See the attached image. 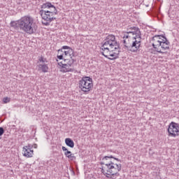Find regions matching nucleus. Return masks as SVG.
<instances>
[{
  "mask_svg": "<svg viewBox=\"0 0 179 179\" xmlns=\"http://www.w3.org/2000/svg\"><path fill=\"white\" fill-rule=\"evenodd\" d=\"M122 38L124 47L129 48L131 52H137L141 48L142 34H141L139 28L136 27H132L131 31L123 34Z\"/></svg>",
  "mask_w": 179,
  "mask_h": 179,
  "instance_id": "1",
  "label": "nucleus"
},
{
  "mask_svg": "<svg viewBox=\"0 0 179 179\" xmlns=\"http://www.w3.org/2000/svg\"><path fill=\"white\" fill-rule=\"evenodd\" d=\"M101 54L108 59H117L120 55V45L114 35H108L105 39L101 48Z\"/></svg>",
  "mask_w": 179,
  "mask_h": 179,
  "instance_id": "2",
  "label": "nucleus"
},
{
  "mask_svg": "<svg viewBox=\"0 0 179 179\" xmlns=\"http://www.w3.org/2000/svg\"><path fill=\"white\" fill-rule=\"evenodd\" d=\"M10 26L15 29H20V31L27 34H34L36 30L34 18L29 15H24L17 22L12 21Z\"/></svg>",
  "mask_w": 179,
  "mask_h": 179,
  "instance_id": "3",
  "label": "nucleus"
},
{
  "mask_svg": "<svg viewBox=\"0 0 179 179\" xmlns=\"http://www.w3.org/2000/svg\"><path fill=\"white\" fill-rule=\"evenodd\" d=\"M117 160V158H114L113 156H106L102 158L101 164L103 165L101 172L108 178H111L113 176H120L118 173L121 171V164H115L113 159Z\"/></svg>",
  "mask_w": 179,
  "mask_h": 179,
  "instance_id": "4",
  "label": "nucleus"
},
{
  "mask_svg": "<svg viewBox=\"0 0 179 179\" xmlns=\"http://www.w3.org/2000/svg\"><path fill=\"white\" fill-rule=\"evenodd\" d=\"M39 13L42 17V24L43 26H50L51 22L55 20L57 8L50 2H47L41 6V10Z\"/></svg>",
  "mask_w": 179,
  "mask_h": 179,
  "instance_id": "5",
  "label": "nucleus"
},
{
  "mask_svg": "<svg viewBox=\"0 0 179 179\" xmlns=\"http://www.w3.org/2000/svg\"><path fill=\"white\" fill-rule=\"evenodd\" d=\"M153 48L159 54H166L170 50V42L166 37L162 35L154 36L150 41Z\"/></svg>",
  "mask_w": 179,
  "mask_h": 179,
  "instance_id": "6",
  "label": "nucleus"
},
{
  "mask_svg": "<svg viewBox=\"0 0 179 179\" xmlns=\"http://www.w3.org/2000/svg\"><path fill=\"white\" fill-rule=\"evenodd\" d=\"M78 87L84 93H88L93 87V79L89 76H85L79 80Z\"/></svg>",
  "mask_w": 179,
  "mask_h": 179,
  "instance_id": "7",
  "label": "nucleus"
},
{
  "mask_svg": "<svg viewBox=\"0 0 179 179\" xmlns=\"http://www.w3.org/2000/svg\"><path fill=\"white\" fill-rule=\"evenodd\" d=\"M73 59H70L68 61L60 62L58 63V65L60 66V72L63 73H66V72H76L75 69L73 68Z\"/></svg>",
  "mask_w": 179,
  "mask_h": 179,
  "instance_id": "8",
  "label": "nucleus"
},
{
  "mask_svg": "<svg viewBox=\"0 0 179 179\" xmlns=\"http://www.w3.org/2000/svg\"><path fill=\"white\" fill-rule=\"evenodd\" d=\"M168 132L171 136H178L179 135V125L178 124L172 122L169 127Z\"/></svg>",
  "mask_w": 179,
  "mask_h": 179,
  "instance_id": "9",
  "label": "nucleus"
},
{
  "mask_svg": "<svg viewBox=\"0 0 179 179\" xmlns=\"http://www.w3.org/2000/svg\"><path fill=\"white\" fill-rule=\"evenodd\" d=\"M22 154L24 157H33V155H34V151L33 150V147L31 144H29L23 147L22 148Z\"/></svg>",
  "mask_w": 179,
  "mask_h": 179,
  "instance_id": "10",
  "label": "nucleus"
},
{
  "mask_svg": "<svg viewBox=\"0 0 179 179\" xmlns=\"http://www.w3.org/2000/svg\"><path fill=\"white\" fill-rule=\"evenodd\" d=\"M62 149L63 152H64V155L66 156V157H68V159H69L70 160H75V159H76L75 155L73 154H72V152L71 151L68 150V149H66V148L63 146L62 148Z\"/></svg>",
  "mask_w": 179,
  "mask_h": 179,
  "instance_id": "11",
  "label": "nucleus"
},
{
  "mask_svg": "<svg viewBox=\"0 0 179 179\" xmlns=\"http://www.w3.org/2000/svg\"><path fill=\"white\" fill-rule=\"evenodd\" d=\"M63 55L64 57V62L69 61L66 58H70L71 59H72V57H73V50L69 49V50H64L63 52Z\"/></svg>",
  "mask_w": 179,
  "mask_h": 179,
  "instance_id": "12",
  "label": "nucleus"
},
{
  "mask_svg": "<svg viewBox=\"0 0 179 179\" xmlns=\"http://www.w3.org/2000/svg\"><path fill=\"white\" fill-rule=\"evenodd\" d=\"M38 69L44 73H47V72H48V64H38Z\"/></svg>",
  "mask_w": 179,
  "mask_h": 179,
  "instance_id": "13",
  "label": "nucleus"
},
{
  "mask_svg": "<svg viewBox=\"0 0 179 179\" xmlns=\"http://www.w3.org/2000/svg\"><path fill=\"white\" fill-rule=\"evenodd\" d=\"M65 143L66 146H69V148H75V143L70 138H66L65 139Z\"/></svg>",
  "mask_w": 179,
  "mask_h": 179,
  "instance_id": "14",
  "label": "nucleus"
},
{
  "mask_svg": "<svg viewBox=\"0 0 179 179\" xmlns=\"http://www.w3.org/2000/svg\"><path fill=\"white\" fill-rule=\"evenodd\" d=\"M38 61H39V62H41L42 64H45V62H48V61H47V59L45 58H44V57H43V56L39 57Z\"/></svg>",
  "mask_w": 179,
  "mask_h": 179,
  "instance_id": "15",
  "label": "nucleus"
},
{
  "mask_svg": "<svg viewBox=\"0 0 179 179\" xmlns=\"http://www.w3.org/2000/svg\"><path fill=\"white\" fill-rule=\"evenodd\" d=\"M10 101V98L9 97H4L3 99V102L4 103V104H6V103H9Z\"/></svg>",
  "mask_w": 179,
  "mask_h": 179,
  "instance_id": "16",
  "label": "nucleus"
},
{
  "mask_svg": "<svg viewBox=\"0 0 179 179\" xmlns=\"http://www.w3.org/2000/svg\"><path fill=\"white\" fill-rule=\"evenodd\" d=\"M64 54L60 55H57V59H64Z\"/></svg>",
  "mask_w": 179,
  "mask_h": 179,
  "instance_id": "17",
  "label": "nucleus"
},
{
  "mask_svg": "<svg viewBox=\"0 0 179 179\" xmlns=\"http://www.w3.org/2000/svg\"><path fill=\"white\" fill-rule=\"evenodd\" d=\"M62 48L63 50H67V51L69 50V49H71V48L66 45L63 46Z\"/></svg>",
  "mask_w": 179,
  "mask_h": 179,
  "instance_id": "18",
  "label": "nucleus"
},
{
  "mask_svg": "<svg viewBox=\"0 0 179 179\" xmlns=\"http://www.w3.org/2000/svg\"><path fill=\"white\" fill-rule=\"evenodd\" d=\"M31 146L32 147V149H33V148L34 149H37V144L31 145Z\"/></svg>",
  "mask_w": 179,
  "mask_h": 179,
  "instance_id": "19",
  "label": "nucleus"
},
{
  "mask_svg": "<svg viewBox=\"0 0 179 179\" xmlns=\"http://www.w3.org/2000/svg\"><path fill=\"white\" fill-rule=\"evenodd\" d=\"M45 10H51L50 9H45Z\"/></svg>",
  "mask_w": 179,
  "mask_h": 179,
  "instance_id": "20",
  "label": "nucleus"
},
{
  "mask_svg": "<svg viewBox=\"0 0 179 179\" xmlns=\"http://www.w3.org/2000/svg\"><path fill=\"white\" fill-rule=\"evenodd\" d=\"M157 1H160V0H157Z\"/></svg>",
  "mask_w": 179,
  "mask_h": 179,
  "instance_id": "21",
  "label": "nucleus"
}]
</instances>
